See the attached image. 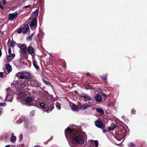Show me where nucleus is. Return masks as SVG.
Segmentation results:
<instances>
[{
	"instance_id": "obj_38",
	"label": "nucleus",
	"mask_w": 147,
	"mask_h": 147,
	"mask_svg": "<svg viewBox=\"0 0 147 147\" xmlns=\"http://www.w3.org/2000/svg\"><path fill=\"white\" fill-rule=\"evenodd\" d=\"M31 6L30 5H28L26 6H25L24 7L26 8H30V7Z\"/></svg>"
},
{
	"instance_id": "obj_31",
	"label": "nucleus",
	"mask_w": 147,
	"mask_h": 147,
	"mask_svg": "<svg viewBox=\"0 0 147 147\" xmlns=\"http://www.w3.org/2000/svg\"><path fill=\"white\" fill-rule=\"evenodd\" d=\"M23 30L22 28L21 27L19 28L18 30V33L19 34H20L22 33V31Z\"/></svg>"
},
{
	"instance_id": "obj_45",
	"label": "nucleus",
	"mask_w": 147,
	"mask_h": 147,
	"mask_svg": "<svg viewBox=\"0 0 147 147\" xmlns=\"http://www.w3.org/2000/svg\"><path fill=\"white\" fill-rule=\"evenodd\" d=\"M2 109H0V115H1L2 112Z\"/></svg>"
},
{
	"instance_id": "obj_25",
	"label": "nucleus",
	"mask_w": 147,
	"mask_h": 147,
	"mask_svg": "<svg viewBox=\"0 0 147 147\" xmlns=\"http://www.w3.org/2000/svg\"><path fill=\"white\" fill-rule=\"evenodd\" d=\"M96 111L98 113H99L102 114H104V111L102 109L100 108H97L96 109Z\"/></svg>"
},
{
	"instance_id": "obj_24",
	"label": "nucleus",
	"mask_w": 147,
	"mask_h": 147,
	"mask_svg": "<svg viewBox=\"0 0 147 147\" xmlns=\"http://www.w3.org/2000/svg\"><path fill=\"white\" fill-rule=\"evenodd\" d=\"M24 77L26 78H25L26 80H28L30 78V74L29 73L24 72Z\"/></svg>"
},
{
	"instance_id": "obj_50",
	"label": "nucleus",
	"mask_w": 147,
	"mask_h": 147,
	"mask_svg": "<svg viewBox=\"0 0 147 147\" xmlns=\"http://www.w3.org/2000/svg\"><path fill=\"white\" fill-rule=\"evenodd\" d=\"M104 82L105 83V84H107V82H106V81H105Z\"/></svg>"
},
{
	"instance_id": "obj_22",
	"label": "nucleus",
	"mask_w": 147,
	"mask_h": 147,
	"mask_svg": "<svg viewBox=\"0 0 147 147\" xmlns=\"http://www.w3.org/2000/svg\"><path fill=\"white\" fill-rule=\"evenodd\" d=\"M32 63L33 65L34 66L35 68L36 69H39V67L37 65V63L36 61L34 60H33L32 61Z\"/></svg>"
},
{
	"instance_id": "obj_35",
	"label": "nucleus",
	"mask_w": 147,
	"mask_h": 147,
	"mask_svg": "<svg viewBox=\"0 0 147 147\" xmlns=\"http://www.w3.org/2000/svg\"><path fill=\"white\" fill-rule=\"evenodd\" d=\"M6 105V103L5 102L1 103L0 102V106H4Z\"/></svg>"
},
{
	"instance_id": "obj_5",
	"label": "nucleus",
	"mask_w": 147,
	"mask_h": 147,
	"mask_svg": "<svg viewBox=\"0 0 147 147\" xmlns=\"http://www.w3.org/2000/svg\"><path fill=\"white\" fill-rule=\"evenodd\" d=\"M30 83L31 85L34 87H37L40 85V84L35 78L32 79Z\"/></svg>"
},
{
	"instance_id": "obj_51",
	"label": "nucleus",
	"mask_w": 147,
	"mask_h": 147,
	"mask_svg": "<svg viewBox=\"0 0 147 147\" xmlns=\"http://www.w3.org/2000/svg\"><path fill=\"white\" fill-rule=\"evenodd\" d=\"M20 137H22V138L21 139H22V136H23L22 135H20Z\"/></svg>"
},
{
	"instance_id": "obj_4",
	"label": "nucleus",
	"mask_w": 147,
	"mask_h": 147,
	"mask_svg": "<svg viewBox=\"0 0 147 147\" xmlns=\"http://www.w3.org/2000/svg\"><path fill=\"white\" fill-rule=\"evenodd\" d=\"M40 106V108L42 109H47L48 108L49 109L46 110V111L47 113H49V111H51L53 108V106L52 105H51V109H49V105L47 104H45L44 102H40L39 103Z\"/></svg>"
},
{
	"instance_id": "obj_27",
	"label": "nucleus",
	"mask_w": 147,
	"mask_h": 147,
	"mask_svg": "<svg viewBox=\"0 0 147 147\" xmlns=\"http://www.w3.org/2000/svg\"><path fill=\"white\" fill-rule=\"evenodd\" d=\"M33 33L31 34L26 38V40L27 41H30L32 39L33 36Z\"/></svg>"
},
{
	"instance_id": "obj_16",
	"label": "nucleus",
	"mask_w": 147,
	"mask_h": 147,
	"mask_svg": "<svg viewBox=\"0 0 147 147\" xmlns=\"http://www.w3.org/2000/svg\"><path fill=\"white\" fill-rule=\"evenodd\" d=\"M81 96L82 97L84 98L86 100H90L92 99L88 95L84 93H82L81 94Z\"/></svg>"
},
{
	"instance_id": "obj_26",
	"label": "nucleus",
	"mask_w": 147,
	"mask_h": 147,
	"mask_svg": "<svg viewBox=\"0 0 147 147\" xmlns=\"http://www.w3.org/2000/svg\"><path fill=\"white\" fill-rule=\"evenodd\" d=\"M55 105L57 109L60 110L61 109V104L60 103L57 102L56 103Z\"/></svg>"
},
{
	"instance_id": "obj_23",
	"label": "nucleus",
	"mask_w": 147,
	"mask_h": 147,
	"mask_svg": "<svg viewBox=\"0 0 147 147\" xmlns=\"http://www.w3.org/2000/svg\"><path fill=\"white\" fill-rule=\"evenodd\" d=\"M89 107L88 105L86 104H83L81 107L80 109L83 110L86 109Z\"/></svg>"
},
{
	"instance_id": "obj_34",
	"label": "nucleus",
	"mask_w": 147,
	"mask_h": 147,
	"mask_svg": "<svg viewBox=\"0 0 147 147\" xmlns=\"http://www.w3.org/2000/svg\"><path fill=\"white\" fill-rule=\"evenodd\" d=\"M102 78L104 80H106L107 78V76L106 75H104L102 76Z\"/></svg>"
},
{
	"instance_id": "obj_3",
	"label": "nucleus",
	"mask_w": 147,
	"mask_h": 147,
	"mask_svg": "<svg viewBox=\"0 0 147 147\" xmlns=\"http://www.w3.org/2000/svg\"><path fill=\"white\" fill-rule=\"evenodd\" d=\"M7 96L5 98L6 101H11L13 99V92L12 91L10 88L7 89Z\"/></svg>"
},
{
	"instance_id": "obj_47",
	"label": "nucleus",
	"mask_w": 147,
	"mask_h": 147,
	"mask_svg": "<svg viewBox=\"0 0 147 147\" xmlns=\"http://www.w3.org/2000/svg\"><path fill=\"white\" fill-rule=\"evenodd\" d=\"M34 147H40V146L39 145L35 146Z\"/></svg>"
},
{
	"instance_id": "obj_11",
	"label": "nucleus",
	"mask_w": 147,
	"mask_h": 147,
	"mask_svg": "<svg viewBox=\"0 0 147 147\" xmlns=\"http://www.w3.org/2000/svg\"><path fill=\"white\" fill-rule=\"evenodd\" d=\"M95 125L97 127L100 128H102L104 126L102 122L99 120H97L95 122Z\"/></svg>"
},
{
	"instance_id": "obj_37",
	"label": "nucleus",
	"mask_w": 147,
	"mask_h": 147,
	"mask_svg": "<svg viewBox=\"0 0 147 147\" xmlns=\"http://www.w3.org/2000/svg\"><path fill=\"white\" fill-rule=\"evenodd\" d=\"M44 82L45 84H46L47 85H49V81H46L45 80H44Z\"/></svg>"
},
{
	"instance_id": "obj_54",
	"label": "nucleus",
	"mask_w": 147,
	"mask_h": 147,
	"mask_svg": "<svg viewBox=\"0 0 147 147\" xmlns=\"http://www.w3.org/2000/svg\"><path fill=\"white\" fill-rule=\"evenodd\" d=\"M21 147H23V145H22Z\"/></svg>"
},
{
	"instance_id": "obj_17",
	"label": "nucleus",
	"mask_w": 147,
	"mask_h": 147,
	"mask_svg": "<svg viewBox=\"0 0 147 147\" xmlns=\"http://www.w3.org/2000/svg\"><path fill=\"white\" fill-rule=\"evenodd\" d=\"M95 98L96 101L100 102L102 101V98L99 94H97L95 96Z\"/></svg>"
},
{
	"instance_id": "obj_30",
	"label": "nucleus",
	"mask_w": 147,
	"mask_h": 147,
	"mask_svg": "<svg viewBox=\"0 0 147 147\" xmlns=\"http://www.w3.org/2000/svg\"><path fill=\"white\" fill-rule=\"evenodd\" d=\"M129 147H135V144L133 143H130L128 144Z\"/></svg>"
},
{
	"instance_id": "obj_48",
	"label": "nucleus",
	"mask_w": 147,
	"mask_h": 147,
	"mask_svg": "<svg viewBox=\"0 0 147 147\" xmlns=\"http://www.w3.org/2000/svg\"><path fill=\"white\" fill-rule=\"evenodd\" d=\"M5 147H10V145H8L6 146Z\"/></svg>"
},
{
	"instance_id": "obj_52",
	"label": "nucleus",
	"mask_w": 147,
	"mask_h": 147,
	"mask_svg": "<svg viewBox=\"0 0 147 147\" xmlns=\"http://www.w3.org/2000/svg\"><path fill=\"white\" fill-rule=\"evenodd\" d=\"M87 75H90V74H89L88 73H87Z\"/></svg>"
},
{
	"instance_id": "obj_39",
	"label": "nucleus",
	"mask_w": 147,
	"mask_h": 147,
	"mask_svg": "<svg viewBox=\"0 0 147 147\" xmlns=\"http://www.w3.org/2000/svg\"><path fill=\"white\" fill-rule=\"evenodd\" d=\"M8 53H11V49L10 48H8Z\"/></svg>"
},
{
	"instance_id": "obj_19",
	"label": "nucleus",
	"mask_w": 147,
	"mask_h": 147,
	"mask_svg": "<svg viewBox=\"0 0 147 147\" xmlns=\"http://www.w3.org/2000/svg\"><path fill=\"white\" fill-rule=\"evenodd\" d=\"M14 134H11V136L10 138V141L12 142H15L16 141V136L13 135Z\"/></svg>"
},
{
	"instance_id": "obj_9",
	"label": "nucleus",
	"mask_w": 147,
	"mask_h": 147,
	"mask_svg": "<svg viewBox=\"0 0 147 147\" xmlns=\"http://www.w3.org/2000/svg\"><path fill=\"white\" fill-rule=\"evenodd\" d=\"M15 55L14 53H8L7 55V59L8 61H10L13 59L15 57Z\"/></svg>"
},
{
	"instance_id": "obj_6",
	"label": "nucleus",
	"mask_w": 147,
	"mask_h": 147,
	"mask_svg": "<svg viewBox=\"0 0 147 147\" xmlns=\"http://www.w3.org/2000/svg\"><path fill=\"white\" fill-rule=\"evenodd\" d=\"M18 14V13L17 12L10 13L8 15V19L9 20H13L17 17Z\"/></svg>"
},
{
	"instance_id": "obj_44",
	"label": "nucleus",
	"mask_w": 147,
	"mask_h": 147,
	"mask_svg": "<svg viewBox=\"0 0 147 147\" xmlns=\"http://www.w3.org/2000/svg\"><path fill=\"white\" fill-rule=\"evenodd\" d=\"M1 50V48L0 49V57L1 56L2 54Z\"/></svg>"
},
{
	"instance_id": "obj_40",
	"label": "nucleus",
	"mask_w": 147,
	"mask_h": 147,
	"mask_svg": "<svg viewBox=\"0 0 147 147\" xmlns=\"http://www.w3.org/2000/svg\"><path fill=\"white\" fill-rule=\"evenodd\" d=\"M135 112H136V111L134 110V109H132L131 111V113L132 114H134L135 113Z\"/></svg>"
},
{
	"instance_id": "obj_28",
	"label": "nucleus",
	"mask_w": 147,
	"mask_h": 147,
	"mask_svg": "<svg viewBox=\"0 0 147 147\" xmlns=\"http://www.w3.org/2000/svg\"><path fill=\"white\" fill-rule=\"evenodd\" d=\"M32 14L34 17L37 16L38 15V11L37 10L35 11Z\"/></svg>"
},
{
	"instance_id": "obj_10",
	"label": "nucleus",
	"mask_w": 147,
	"mask_h": 147,
	"mask_svg": "<svg viewBox=\"0 0 147 147\" xmlns=\"http://www.w3.org/2000/svg\"><path fill=\"white\" fill-rule=\"evenodd\" d=\"M27 51L28 53L32 56L34 54V49L30 46L28 47Z\"/></svg>"
},
{
	"instance_id": "obj_46",
	"label": "nucleus",
	"mask_w": 147,
	"mask_h": 147,
	"mask_svg": "<svg viewBox=\"0 0 147 147\" xmlns=\"http://www.w3.org/2000/svg\"><path fill=\"white\" fill-rule=\"evenodd\" d=\"M42 1V0H38V1L40 3V4H41Z\"/></svg>"
},
{
	"instance_id": "obj_49",
	"label": "nucleus",
	"mask_w": 147,
	"mask_h": 147,
	"mask_svg": "<svg viewBox=\"0 0 147 147\" xmlns=\"http://www.w3.org/2000/svg\"><path fill=\"white\" fill-rule=\"evenodd\" d=\"M103 132L104 133H105V132L106 131V130H105V129H103Z\"/></svg>"
},
{
	"instance_id": "obj_8",
	"label": "nucleus",
	"mask_w": 147,
	"mask_h": 147,
	"mask_svg": "<svg viewBox=\"0 0 147 147\" xmlns=\"http://www.w3.org/2000/svg\"><path fill=\"white\" fill-rule=\"evenodd\" d=\"M69 105L71 110L74 111H76L79 109L78 105L72 102L69 103Z\"/></svg>"
},
{
	"instance_id": "obj_1",
	"label": "nucleus",
	"mask_w": 147,
	"mask_h": 147,
	"mask_svg": "<svg viewBox=\"0 0 147 147\" xmlns=\"http://www.w3.org/2000/svg\"><path fill=\"white\" fill-rule=\"evenodd\" d=\"M65 135L67 139L71 140L72 142L69 144L71 147H78L77 144H84V140L82 136L83 135L85 136V133L84 132L68 127L65 129Z\"/></svg>"
},
{
	"instance_id": "obj_2",
	"label": "nucleus",
	"mask_w": 147,
	"mask_h": 147,
	"mask_svg": "<svg viewBox=\"0 0 147 147\" xmlns=\"http://www.w3.org/2000/svg\"><path fill=\"white\" fill-rule=\"evenodd\" d=\"M17 94L19 95L22 98H25V101L26 103H30L33 100L32 97L30 96H26V95L24 93H23L21 90L17 91Z\"/></svg>"
},
{
	"instance_id": "obj_21",
	"label": "nucleus",
	"mask_w": 147,
	"mask_h": 147,
	"mask_svg": "<svg viewBox=\"0 0 147 147\" xmlns=\"http://www.w3.org/2000/svg\"><path fill=\"white\" fill-rule=\"evenodd\" d=\"M29 123V121L27 119H26L24 120V127L25 128H27L28 127V125Z\"/></svg>"
},
{
	"instance_id": "obj_7",
	"label": "nucleus",
	"mask_w": 147,
	"mask_h": 147,
	"mask_svg": "<svg viewBox=\"0 0 147 147\" xmlns=\"http://www.w3.org/2000/svg\"><path fill=\"white\" fill-rule=\"evenodd\" d=\"M37 21L35 18H34L31 22L30 26L31 29H35L37 26Z\"/></svg>"
},
{
	"instance_id": "obj_41",
	"label": "nucleus",
	"mask_w": 147,
	"mask_h": 147,
	"mask_svg": "<svg viewBox=\"0 0 147 147\" xmlns=\"http://www.w3.org/2000/svg\"><path fill=\"white\" fill-rule=\"evenodd\" d=\"M3 5H6L7 4H6V2L5 1V0H3Z\"/></svg>"
},
{
	"instance_id": "obj_53",
	"label": "nucleus",
	"mask_w": 147,
	"mask_h": 147,
	"mask_svg": "<svg viewBox=\"0 0 147 147\" xmlns=\"http://www.w3.org/2000/svg\"><path fill=\"white\" fill-rule=\"evenodd\" d=\"M117 139V140H118V141H119H119H121V140H120H120H118Z\"/></svg>"
},
{
	"instance_id": "obj_32",
	"label": "nucleus",
	"mask_w": 147,
	"mask_h": 147,
	"mask_svg": "<svg viewBox=\"0 0 147 147\" xmlns=\"http://www.w3.org/2000/svg\"><path fill=\"white\" fill-rule=\"evenodd\" d=\"M23 122V120L22 119H19L17 121V123L20 124Z\"/></svg>"
},
{
	"instance_id": "obj_36",
	"label": "nucleus",
	"mask_w": 147,
	"mask_h": 147,
	"mask_svg": "<svg viewBox=\"0 0 147 147\" xmlns=\"http://www.w3.org/2000/svg\"><path fill=\"white\" fill-rule=\"evenodd\" d=\"M30 116L31 117H32L34 115V111H32L31 112V113H30Z\"/></svg>"
},
{
	"instance_id": "obj_14",
	"label": "nucleus",
	"mask_w": 147,
	"mask_h": 147,
	"mask_svg": "<svg viewBox=\"0 0 147 147\" xmlns=\"http://www.w3.org/2000/svg\"><path fill=\"white\" fill-rule=\"evenodd\" d=\"M6 69H7V71L8 72L7 73V72H6L5 73L6 74H7L9 73L12 70V67L11 65L9 64H7L5 65Z\"/></svg>"
},
{
	"instance_id": "obj_20",
	"label": "nucleus",
	"mask_w": 147,
	"mask_h": 147,
	"mask_svg": "<svg viewBox=\"0 0 147 147\" xmlns=\"http://www.w3.org/2000/svg\"><path fill=\"white\" fill-rule=\"evenodd\" d=\"M116 127V125L114 124H112L111 126L108 127V129L109 131H111Z\"/></svg>"
},
{
	"instance_id": "obj_33",
	"label": "nucleus",
	"mask_w": 147,
	"mask_h": 147,
	"mask_svg": "<svg viewBox=\"0 0 147 147\" xmlns=\"http://www.w3.org/2000/svg\"><path fill=\"white\" fill-rule=\"evenodd\" d=\"M21 88H24L25 87L26 85L24 83H22L19 86Z\"/></svg>"
},
{
	"instance_id": "obj_42",
	"label": "nucleus",
	"mask_w": 147,
	"mask_h": 147,
	"mask_svg": "<svg viewBox=\"0 0 147 147\" xmlns=\"http://www.w3.org/2000/svg\"><path fill=\"white\" fill-rule=\"evenodd\" d=\"M3 75V72H0V76L2 77Z\"/></svg>"
},
{
	"instance_id": "obj_29",
	"label": "nucleus",
	"mask_w": 147,
	"mask_h": 147,
	"mask_svg": "<svg viewBox=\"0 0 147 147\" xmlns=\"http://www.w3.org/2000/svg\"><path fill=\"white\" fill-rule=\"evenodd\" d=\"M16 43L13 40H12L11 42V46L12 47L13 49V48L16 45Z\"/></svg>"
},
{
	"instance_id": "obj_18",
	"label": "nucleus",
	"mask_w": 147,
	"mask_h": 147,
	"mask_svg": "<svg viewBox=\"0 0 147 147\" xmlns=\"http://www.w3.org/2000/svg\"><path fill=\"white\" fill-rule=\"evenodd\" d=\"M23 33L24 34L26 33L29 30V26L28 25H26L24 26L22 28Z\"/></svg>"
},
{
	"instance_id": "obj_13",
	"label": "nucleus",
	"mask_w": 147,
	"mask_h": 147,
	"mask_svg": "<svg viewBox=\"0 0 147 147\" xmlns=\"http://www.w3.org/2000/svg\"><path fill=\"white\" fill-rule=\"evenodd\" d=\"M24 72L22 73L21 72H19L17 74H16V76L18 77V78H19L20 79H25L26 78L24 77Z\"/></svg>"
},
{
	"instance_id": "obj_15",
	"label": "nucleus",
	"mask_w": 147,
	"mask_h": 147,
	"mask_svg": "<svg viewBox=\"0 0 147 147\" xmlns=\"http://www.w3.org/2000/svg\"><path fill=\"white\" fill-rule=\"evenodd\" d=\"M91 145L93 146H95V147H98V142L97 140H90V141Z\"/></svg>"
},
{
	"instance_id": "obj_12",
	"label": "nucleus",
	"mask_w": 147,
	"mask_h": 147,
	"mask_svg": "<svg viewBox=\"0 0 147 147\" xmlns=\"http://www.w3.org/2000/svg\"><path fill=\"white\" fill-rule=\"evenodd\" d=\"M27 47L26 45L22 44L19 47L21 51L23 52L24 53H26V50Z\"/></svg>"
},
{
	"instance_id": "obj_43",
	"label": "nucleus",
	"mask_w": 147,
	"mask_h": 147,
	"mask_svg": "<svg viewBox=\"0 0 147 147\" xmlns=\"http://www.w3.org/2000/svg\"><path fill=\"white\" fill-rule=\"evenodd\" d=\"M0 7L2 9H4L2 5H1V2H0Z\"/></svg>"
}]
</instances>
